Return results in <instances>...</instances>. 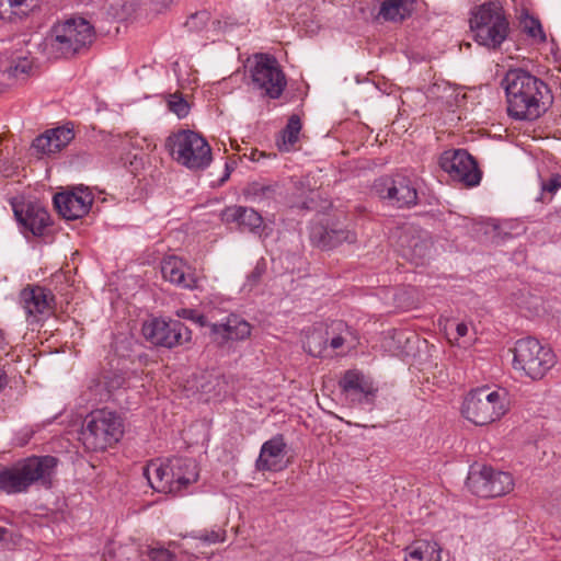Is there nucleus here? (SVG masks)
Wrapping results in <instances>:
<instances>
[{"mask_svg": "<svg viewBox=\"0 0 561 561\" xmlns=\"http://www.w3.org/2000/svg\"><path fill=\"white\" fill-rule=\"evenodd\" d=\"M225 535V531L220 530H204L199 531L197 535H193L192 538L198 539L204 543L210 545L224 541L226 537Z\"/></svg>", "mask_w": 561, "mask_h": 561, "instance_id": "nucleus-41", "label": "nucleus"}, {"mask_svg": "<svg viewBox=\"0 0 561 561\" xmlns=\"http://www.w3.org/2000/svg\"><path fill=\"white\" fill-rule=\"evenodd\" d=\"M32 69V61L26 57H20L14 64L8 68V73L11 77L25 76Z\"/></svg>", "mask_w": 561, "mask_h": 561, "instance_id": "nucleus-39", "label": "nucleus"}, {"mask_svg": "<svg viewBox=\"0 0 561 561\" xmlns=\"http://www.w3.org/2000/svg\"><path fill=\"white\" fill-rule=\"evenodd\" d=\"M122 417L108 409L89 413L81 430V440L88 450L100 451L112 447L123 437Z\"/></svg>", "mask_w": 561, "mask_h": 561, "instance_id": "nucleus-4", "label": "nucleus"}, {"mask_svg": "<svg viewBox=\"0 0 561 561\" xmlns=\"http://www.w3.org/2000/svg\"><path fill=\"white\" fill-rule=\"evenodd\" d=\"M150 561H176V557L162 546L149 547L145 552Z\"/></svg>", "mask_w": 561, "mask_h": 561, "instance_id": "nucleus-38", "label": "nucleus"}, {"mask_svg": "<svg viewBox=\"0 0 561 561\" xmlns=\"http://www.w3.org/2000/svg\"><path fill=\"white\" fill-rule=\"evenodd\" d=\"M171 468V458L165 460L154 459L144 468V476L154 491L173 494L172 485H174V482H172V479L174 473Z\"/></svg>", "mask_w": 561, "mask_h": 561, "instance_id": "nucleus-21", "label": "nucleus"}, {"mask_svg": "<svg viewBox=\"0 0 561 561\" xmlns=\"http://www.w3.org/2000/svg\"><path fill=\"white\" fill-rule=\"evenodd\" d=\"M0 490L8 494L27 491L26 483L23 481L16 465L0 469Z\"/></svg>", "mask_w": 561, "mask_h": 561, "instance_id": "nucleus-32", "label": "nucleus"}, {"mask_svg": "<svg viewBox=\"0 0 561 561\" xmlns=\"http://www.w3.org/2000/svg\"><path fill=\"white\" fill-rule=\"evenodd\" d=\"M301 119L298 115L294 114L288 118L287 125L282 130L280 140H278V148L283 151H289L299 139L301 130Z\"/></svg>", "mask_w": 561, "mask_h": 561, "instance_id": "nucleus-35", "label": "nucleus"}, {"mask_svg": "<svg viewBox=\"0 0 561 561\" xmlns=\"http://www.w3.org/2000/svg\"><path fill=\"white\" fill-rule=\"evenodd\" d=\"M58 459L54 456H33L16 465L27 489L34 483L49 486L55 474Z\"/></svg>", "mask_w": 561, "mask_h": 561, "instance_id": "nucleus-15", "label": "nucleus"}, {"mask_svg": "<svg viewBox=\"0 0 561 561\" xmlns=\"http://www.w3.org/2000/svg\"><path fill=\"white\" fill-rule=\"evenodd\" d=\"M231 25L227 21L224 23L219 20L210 22V13L206 10L192 14L185 23L188 31L204 33L205 38L211 42H215L221 33H226Z\"/></svg>", "mask_w": 561, "mask_h": 561, "instance_id": "nucleus-23", "label": "nucleus"}, {"mask_svg": "<svg viewBox=\"0 0 561 561\" xmlns=\"http://www.w3.org/2000/svg\"><path fill=\"white\" fill-rule=\"evenodd\" d=\"M456 332L458 337H462L468 333V327L466 323H458L456 327Z\"/></svg>", "mask_w": 561, "mask_h": 561, "instance_id": "nucleus-44", "label": "nucleus"}, {"mask_svg": "<svg viewBox=\"0 0 561 561\" xmlns=\"http://www.w3.org/2000/svg\"><path fill=\"white\" fill-rule=\"evenodd\" d=\"M169 547H172V548H181V545H180V543H178V542H175V541H171V542L169 543Z\"/></svg>", "mask_w": 561, "mask_h": 561, "instance_id": "nucleus-47", "label": "nucleus"}, {"mask_svg": "<svg viewBox=\"0 0 561 561\" xmlns=\"http://www.w3.org/2000/svg\"><path fill=\"white\" fill-rule=\"evenodd\" d=\"M500 233H503L504 236H507V231H506V225H503L500 227Z\"/></svg>", "mask_w": 561, "mask_h": 561, "instance_id": "nucleus-45", "label": "nucleus"}, {"mask_svg": "<svg viewBox=\"0 0 561 561\" xmlns=\"http://www.w3.org/2000/svg\"><path fill=\"white\" fill-rule=\"evenodd\" d=\"M466 485L471 493L488 499L510 493L514 488V480L508 472L482 466L470 469Z\"/></svg>", "mask_w": 561, "mask_h": 561, "instance_id": "nucleus-9", "label": "nucleus"}, {"mask_svg": "<svg viewBox=\"0 0 561 561\" xmlns=\"http://www.w3.org/2000/svg\"><path fill=\"white\" fill-rule=\"evenodd\" d=\"M440 551L437 542L419 540L405 549L404 561H440Z\"/></svg>", "mask_w": 561, "mask_h": 561, "instance_id": "nucleus-28", "label": "nucleus"}, {"mask_svg": "<svg viewBox=\"0 0 561 561\" xmlns=\"http://www.w3.org/2000/svg\"><path fill=\"white\" fill-rule=\"evenodd\" d=\"M250 75L254 88L270 99H278L287 84L277 59L266 54L255 55Z\"/></svg>", "mask_w": 561, "mask_h": 561, "instance_id": "nucleus-8", "label": "nucleus"}, {"mask_svg": "<svg viewBox=\"0 0 561 561\" xmlns=\"http://www.w3.org/2000/svg\"><path fill=\"white\" fill-rule=\"evenodd\" d=\"M176 316L179 318H182V319H185V320H190V321L196 323L199 327L208 325L206 317L204 314L199 313L195 309H191V308L179 309L176 311Z\"/></svg>", "mask_w": 561, "mask_h": 561, "instance_id": "nucleus-40", "label": "nucleus"}, {"mask_svg": "<svg viewBox=\"0 0 561 561\" xmlns=\"http://www.w3.org/2000/svg\"><path fill=\"white\" fill-rule=\"evenodd\" d=\"M414 0H385L378 16L385 21L401 22L411 15Z\"/></svg>", "mask_w": 561, "mask_h": 561, "instance_id": "nucleus-29", "label": "nucleus"}, {"mask_svg": "<svg viewBox=\"0 0 561 561\" xmlns=\"http://www.w3.org/2000/svg\"><path fill=\"white\" fill-rule=\"evenodd\" d=\"M513 351V368L533 380L541 379L556 364V355L535 337L516 341Z\"/></svg>", "mask_w": 561, "mask_h": 561, "instance_id": "nucleus-7", "label": "nucleus"}, {"mask_svg": "<svg viewBox=\"0 0 561 561\" xmlns=\"http://www.w3.org/2000/svg\"><path fill=\"white\" fill-rule=\"evenodd\" d=\"M168 107L179 118H184L190 113V104L180 94H170L168 100Z\"/></svg>", "mask_w": 561, "mask_h": 561, "instance_id": "nucleus-37", "label": "nucleus"}, {"mask_svg": "<svg viewBox=\"0 0 561 561\" xmlns=\"http://www.w3.org/2000/svg\"><path fill=\"white\" fill-rule=\"evenodd\" d=\"M470 28L479 45L496 49L508 36L510 22L501 3L489 1L472 10Z\"/></svg>", "mask_w": 561, "mask_h": 561, "instance_id": "nucleus-2", "label": "nucleus"}, {"mask_svg": "<svg viewBox=\"0 0 561 561\" xmlns=\"http://www.w3.org/2000/svg\"><path fill=\"white\" fill-rule=\"evenodd\" d=\"M4 344V334L3 332L0 330V347H2V345Z\"/></svg>", "mask_w": 561, "mask_h": 561, "instance_id": "nucleus-46", "label": "nucleus"}, {"mask_svg": "<svg viewBox=\"0 0 561 561\" xmlns=\"http://www.w3.org/2000/svg\"><path fill=\"white\" fill-rule=\"evenodd\" d=\"M262 273H263V270L259 265H256L254 267V270L248 276L249 285L253 286L254 284H256L259 282V279L261 278Z\"/></svg>", "mask_w": 561, "mask_h": 561, "instance_id": "nucleus-43", "label": "nucleus"}, {"mask_svg": "<svg viewBox=\"0 0 561 561\" xmlns=\"http://www.w3.org/2000/svg\"><path fill=\"white\" fill-rule=\"evenodd\" d=\"M398 244L402 251V255L415 264H423L432 253L433 244L426 233H423L410 225L400 228Z\"/></svg>", "mask_w": 561, "mask_h": 561, "instance_id": "nucleus-14", "label": "nucleus"}, {"mask_svg": "<svg viewBox=\"0 0 561 561\" xmlns=\"http://www.w3.org/2000/svg\"><path fill=\"white\" fill-rule=\"evenodd\" d=\"M502 85L507 100L508 115L516 119H535L540 115V101L547 85L523 69H511Z\"/></svg>", "mask_w": 561, "mask_h": 561, "instance_id": "nucleus-1", "label": "nucleus"}, {"mask_svg": "<svg viewBox=\"0 0 561 561\" xmlns=\"http://www.w3.org/2000/svg\"><path fill=\"white\" fill-rule=\"evenodd\" d=\"M508 410L507 391L502 388L479 387L471 390L462 404L463 416L483 426L500 420Z\"/></svg>", "mask_w": 561, "mask_h": 561, "instance_id": "nucleus-5", "label": "nucleus"}, {"mask_svg": "<svg viewBox=\"0 0 561 561\" xmlns=\"http://www.w3.org/2000/svg\"><path fill=\"white\" fill-rule=\"evenodd\" d=\"M172 471L174 478L173 494H180L187 485L195 483L198 479L196 461L192 458L174 457L171 458Z\"/></svg>", "mask_w": 561, "mask_h": 561, "instance_id": "nucleus-26", "label": "nucleus"}, {"mask_svg": "<svg viewBox=\"0 0 561 561\" xmlns=\"http://www.w3.org/2000/svg\"><path fill=\"white\" fill-rule=\"evenodd\" d=\"M559 188H561V175L558 173L552 174L547 181H543L541 184L542 193L554 194Z\"/></svg>", "mask_w": 561, "mask_h": 561, "instance_id": "nucleus-42", "label": "nucleus"}, {"mask_svg": "<svg viewBox=\"0 0 561 561\" xmlns=\"http://www.w3.org/2000/svg\"><path fill=\"white\" fill-rule=\"evenodd\" d=\"M374 188L381 199L398 208H410L417 204V188L414 179L397 173L375 181Z\"/></svg>", "mask_w": 561, "mask_h": 561, "instance_id": "nucleus-10", "label": "nucleus"}, {"mask_svg": "<svg viewBox=\"0 0 561 561\" xmlns=\"http://www.w3.org/2000/svg\"><path fill=\"white\" fill-rule=\"evenodd\" d=\"M165 147L174 161L192 171L205 170L213 161L206 139L190 129L172 133L165 140Z\"/></svg>", "mask_w": 561, "mask_h": 561, "instance_id": "nucleus-6", "label": "nucleus"}, {"mask_svg": "<svg viewBox=\"0 0 561 561\" xmlns=\"http://www.w3.org/2000/svg\"><path fill=\"white\" fill-rule=\"evenodd\" d=\"M144 337L157 346L172 348L191 340V331L178 320L153 318L142 324Z\"/></svg>", "mask_w": 561, "mask_h": 561, "instance_id": "nucleus-11", "label": "nucleus"}, {"mask_svg": "<svg viewBox=\"0 0 561 561\" xmlns=\"http://www.w3.org/2000/svg\"><path fill=\"white\" fill-rule=\"evenodd\" d=\"M162 277L185 289L197 288V278L191 273V267L179 256L170 255L161 262Z\"/></svg>", "mask_w": 561, "mask_h": 561, "instance_id": "nucleus-19", "label": "nucleus"}, {"mask_svg": "<svg viewBox=\"0 0 561 561\" xmlns=\"http://www.w3.org/2000/svg\"><path fill=\"white\" fill-rule=\"evenodd\" d=\"M340 388L352 401L371 402L375 389L371 381L359 370H347L341 378Z\"/></svg>", "mask_w": 561, "mask_h": 561, "instance_id": "nucleus-18", "label": "nucleus"}, {"mask_svg": "<svg viewBox=\"0 0 561 561\" xmlns=\"http://www.w3.org/2000/svg\"><path fill=\"white\" fill-rule=\"evenodd\" d=\"M328 336L329 355L327 357H332L348 341L352 332L345 322L337 320L328 325Z\"/></svg>", "mask_w": 561, "mask_h": 561, "instance_id": "nucleus-33", "label": "nucleus"}, {"mask_svg": "<svg viewBox=\"0 0 561 561\" xmlns=\"http://www.w3.org/2000/svg\"><path fill=\"white\" fill-rule=\"evenodd\" d=\"M328 328H314L306 337L305 348L314 357H327L329 355Z\"/></svg>", "mask_w": 561, "mask_h": 561, "instance_id": "nucleus-34", "label": "nucleus"}, {"mask_svg": "<svg viewBox=\"0 0 561 561\" xmlns=\"http://www.w3.org/2000/svg\"><path fill=\"white\" fill-rule=\"evenodd\" d=\"M14 215L34 236H42L50 220L48 211L41 205L33 203H28L25 208L21 209L14 206Z\"/></svg>", "mask_w": 561, "mask_h": 561, "instance_id": "nucleus-24", "label": "nucleus"}, {"mask_svg": "<svg viewBox=\"0 0 561 561\" xmlns=\"http://www.w3.org/2000/svg\"><path fill=\"white\" fill-rule=\"evenodd\" d=\"M21 299L27 314L36 316L47 312L54 300L49 290L35 286L25 288L21 293Z\"/></svg>", "mask_w": 561, "mask_h": 561, "instance_id": "nucleus-27", "label": "nucleus"}, {"mask_svg": "<svg viewBox=\"0 0 561 561\" xmlns=\"http://www.w3.org/2000/svg\"><path fill=\"white\" fill-rule=\"evenodd\" d=\"M94 37V27L89 21L71 18L53 27L47 47L55 58H68L89 47Z\"/></svg>", "mask_w": 561, "mask_h": 561, "instance_id": "nucleus-3", "label": "nucleus"}, {"mask_svg": "<svg viewBox=\"0 0 561 561\" xmlns=\"http://www.w3.org/2000/svg\"><path fill=\"white\" fill-rule=\"evenodd\" d=\"M93 195L83 186L57 193L54 205L57 211L67 220H73L87 215L92 206Z\"/></svg>", "mask_w": 561, "mask_h": 561, "instance_id": "nucleus-13", "label": "nucleus"}, {"mask_svg": "<svg viewBox=\"0 0 561 561\" xmlns=\"http://www.w3.org/2000/svg\"><path fill=\"white\" fill-rule=\"evenodd\" d=\"M36 0H0V20L15 22L27 16Z\"/></svg>", "mask_w": 561, "mask_h": 561, "instance_id": "nucleus-30", "label": "nucleus"}, {"mask_svg": "<svg viewBox=\"0 0 561 561\" xmlns=\"http://www.w3.org/2000/svg\"><path fill=\"white\" fill-rule=\"evenodd\" d=\"M439 165L454 181L465 186H477L481 181V171L477 162L465 149L444 151L439 158Z\"/></svg>", "mask_w": 561, "mask_h": 561, "instance_id": "nucleus-12", "label": "nucleus"}, {"mask_svg": "<svg viewBox=\"0 0 561 561\" xmlns=\"http://www.w3.org/2000/svg\"><path fill=\"white\" fill-rule=\"evenodd\" d=\"M222 219L226 222H236L260 237L268 236L265 232L266 227L263 225V217L253 208L239 205L229 206L222 211Z\"/></svg>", "mask_w": 561, "mask_h": 561, "instance_id": "nucleus-20", "label": "nucleus"}, {"mask_svg": "<svg viewBox=\"0 0 561 561\" xmlns=\"http://www.w3.org/2000/svg\"><path fill=\"white\" fill-rule=\"evenodd\" d=\"M73 137L72 128L57 127L36 137L33 141V148L41 154H54L68 146Z\"/></svg>", "mask_w": 561, "mask_h": 561, "instance_id": "nucleus-22", "label": "nucleus"}, {"mask_svg": "<svg viewBox=\"0 0 561 561\" xmlns=\"http://www.w3.org/2000/svg\"><path fill=\"white\" fill-rule=\"evenodd\" d=\"M523 31L539 43L546 42V34L540 22L533 16H525L522 22Z\"/></svg>", "mask_w": 561, "mask_h": 561, "instance_id": "nucleus-36", "label": "nucleus"}, {"mask_svg": "<svg viewBox=\"0 0 561 561\" xmlns=\"http://www.w3.org/2000/svg\"><path fill=\"white\" fill-rule=\"evenodd\" d=\"M310 240L314 245L329 250L343 242L353 243L356 237L350 230L328 229L323 225L314 224L310 228Z\"/></svg>", "mask_w": 561, "mask_h": 561, "instance_id": "nucleus-25", "label": "nucleus"}, {"mask_svg": "<svg viewBox=\"0 0 561 561\" xmlns=\"http://www.w3.org/2000/svg\"><path fill=\"white\" fill-rule=\"evenodd\" d=\"M119 386H122V380L116 381V387H119Z\"/></svg>", "mask_w": 561, "mask_h": 561, "instance_id": "nucleus-48", "label": "nucleus"}, {"mask_svg": "<svg viewBox=\"0 0 561 561\" xmlns=\"http://www.w3.org/2000/svg\"><path fill=\"white\" fill-rule=\"evenodd\" d=\"M285 456L284 438L282 435H276L262 445L255 467L259 471H280L287 466Z\"/></svg>", "mask_w": 561, "mask_h": 561, "instance_id": "nucleus-17", "label": "nucleus"}, {"mask_svg": "<svg viewBox=\"0 0 561 561\" xmlns=\"http://www.w3.org/2000/svg\"><path fill=\"white\" fill-rule=\"evenodd\" d=\"M210 334L215 342L224 345L228 341H243L251 334V325L238 314H229L220 323L209 324Z\"/></svg>", "mask_w": 561, "mask_h": 561, "instance_id": "nucleus-16", "label": "nucleus"}, {"mask_svg": "<svg viewBox=\"0 0 561 561\" xmlns=\"http://www.w3.org/2000/svg\"><path fill=\"white\" fill-rule=\"evenodd\" d=\"M278 185L267 181H253L243 188L245 199L261 204L275 198Z\"/></svg>", "mask_w": 561, "mask_h": 561, "instance_id": "nucleus-31", "label": "nucleus"}]
</instances>
